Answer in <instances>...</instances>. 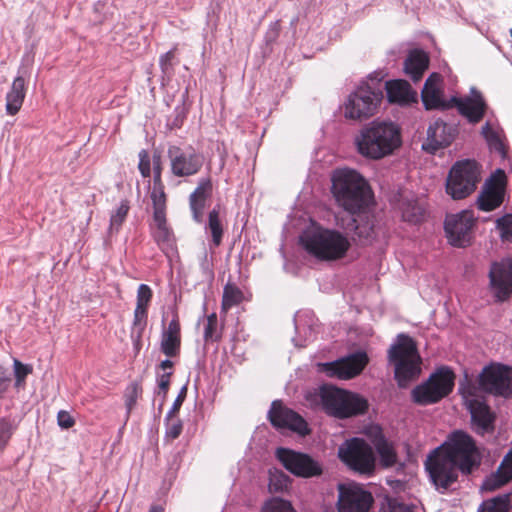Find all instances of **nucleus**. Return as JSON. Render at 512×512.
<instances>
[{"instance_id": "nucleus-10", "label": "nucleus", "mask_w": 512, "mask_h": 512, "mask_svg": "<svg viewBox=\"0 0 512 512\" xmlns=\"http://www.w3.org/2000/svg\"><path fill=\"white\" fill-rule=\"evenodd\" d=\"M340 460L354 472L371 475L375 470V455L372 447L361 438L347 440L338 451Z\"/></svg>"}, {"instance_id": "nucleus-12", "label": "nucleus", "mask_w": 512, "mask_h": 512, "mask_svg": "<svg viewBox=\"0 0 512 512\" xmlns=\"http://www.w3.org/2000/svg\"><path fill=\"white\" fill-rule=\"evenodd\" d=\"M478 383L486 393L509 398L512 396V367L500 363L485 366L479 374Z\"/></svg>"}, {"instance_id": "nucleus-28", "label": "nucleus", "mask_w": 512, "mask_h": 512, "mask_svg": "<svg viewBox=\"0 0 512 512\" xmlns=\"http://www.w3.org/2000/svg\"><path fill=\"white\" fill-rule=\"evenodd\" d=\"M469 410L473 423L479 428L486 431L492 427L494 415L486 403L478 399H473L469 402Z\"/></svg>"}, {"instance_id": "nucleus-5", "label": "nucleus", "mask_w": 512, "mask_h": 512, "mask_svg": "<svg viewBox=\"0 0 512 512\" xmlns=\"http://www.w3.org/2000/svg\"><path fill=\"white\" fill-rule=\"evenodd\" d=\"M304 249L321 261H336L344 258L351 247L347 236L335 229L317 227L300 237Z\"/></svg>"}, {"instance_id": "nucleus-37", "label": "nucleus", "mask_w": 512, "mask_h": 512, "mask_svg": "<svg viewBox=\"0 0 512 512\" xmlns=\"http://www.w3.org/2000/svg\"><path fill=\"white\" fill-rule=\"evenodd\" d=\"M208 228L211 232L214 246H219L222 241L223 228L219 219V212L215 208L209 212Z\"/></svg>"}, {"instance_id": "nucleus-13", "label": "nucleus", "mask_w": 512, "mask_h": 512, "mask_svg": "<svg viewBox=\"0 0 512 512\" xmlns=\"http://www.w3.org/2000/svg\"><path fill=\"white\" fill-rule=\"evenodd\" d=\"M475 223L476 218L472 210L447 215L444 230L448 243L457 248L471 245Z\"/></svg>"}, {"instance_id": "nucleus-52", "label": "nucleus", "mask_w": 512, "mask_h": 512, "mask_svg": "<svg viewBox=\"0 0 512 512\" xmlns=\"http://www.w3.org/2000/svg\"><path fill=\"white\" fill-rule=\"evenodd\" d=\"M175 58V50H170L165 54L161 55L159 59V64L163 74L170 75L173 70V60Z\"/></svg>"}, {"instance_id": "nucleus-31", "label": "nucleus", "mask_w": 512, "mask_h": 512, "mask_svg": "<svg viewBox=\"0 0 512 512\" xmlns=\"http://www.w3.org/2000/svg\"><path fill=\"white\" fill-rule=\"evenodd\" d=\"M243 299L242 291L233 283L228 282L223 289L222 312L226 313L230 308L238 305Z\"/></svg>"}, {"instance_id": "nucleus-22", "label": "nucleus", "mask_w": 512, "mask_h": 512, "mask_svg": "<svg viewBox=\"0 0 512 512\" xmlns=\"http://www.w3.org/2000/svg\"><path fill=\"white\" fill-rule=\"evenodd\" d=\"M181 347V327L178 315L175 314L168 327L163 330L160 342L161 352L167 357H177Z\"/></svg>"}, {"instance_id": "nucleus-43", "label": "nucleus", "mask_w": 512, "mask_h": 512, "mask_svg": "<svg viewBox=\"0 0 512 512\" xmlns=\"http://www.w3.org/2000/svg\"><path fill=\"white\" fill-rule=\"evenodd\" d=\"M172 171L177 176H189L197 173L200 169V162H171Z\"/></svg>"}, {"instance_id": "nucleus-53", "label": "nucleus", "mask_w": 512, "mask_h": 512, "mask_svg": "<svg viewBox=\"0 0 512 512\" xmlns=\"http://www.w3.org/2000/svg\"><path fill=\"white\" fill-rule=\"evenodd\" d=\"M153 208L166 209V195L164 187L153 188L151 192Z\"/></svg>"}, {"instance_id": "nucleus-21", "label": "nucleus", "mask_w": 512, "mask_h": 512, "mask_svg": "<svg viewBox=\"0 0 512 512\" xmlns=\"http://www.w3.org/2000/svg\"><path fill=\"white\" fill-rule=\"evenodd\" d=\"M481 135L485 139L491 153H494L501 160H506L510 157L507 138L498 123L486 121L481 128Z\"/></svg>"}, {"instance_id": "nucleus-39", "label": "nucleus", "mask_w": 512, "mask_h": 512, "mask_svg": "<svg viewBox=\"0 0 512 512\" xmlns=\"http://www.w3.org/2000/svg\"><path fill=\"white\" fill-rule=\"evenodd\" d=\"M203 338L206 343L217 342L221 339V331L218 328V318L216 313H212L207 316V323L204 328Z\"/></svg>"}, {"instance_id": "nucleus-4", "label": "nucleus", "mask_w": 512, "mask_h": 512, "mask_svg": "<svg viewBox=\"0 0 512 512\" xmlns=\"http://www.w3.org/2000/svg\"><path fill=\"white\" fill-rule=\"evenodd\" d=\"M401 146L399 128L393 123L373 122L361 131L357 139L359 153L371 160H380L391 155Z\"/></svg>"}, {"instance_id": "nucleus-56", "label": "nucleus", "mask_w": 512, "mask_h": 512, "mask_svg": "<svg viewBox=\"0 0 512 512\" xmlns=\"http://www.w3.org/2000/svg\"><path fill=\"white\" fill-rule=\"evenodd\" d=\"M57 423L61 428L69 429L75 424V420L69 412L61 410L57 414Z\"/></svg>"}, {"instance_id": "nucleus-48", "label": "nucleus", "mask_w": 512, "mask_h": 512, "mask_svg": "<svg viewBox=\"0 0 512 512\" xmlns=\"http://www.w3.org/2000/svg\"><path fill=\"white\" fill-rule=\"evenodd\" d=\"M507 483L504 478L502 479L501 476L495 472L486 477L482 484V489L487 492H493Z\"/></svg>"}, {"instance_id": "nucleus-27", "label": "nucleus", "mask_w": 512, "mask_h": 512, "mask_svg": "<svg viewBox=\"0 0 512 512\" xmlns=\"http://www.w3.org/2000/svg\"><path fill=\"white\" fill-rule=\"evenodd\" d=\"M26 95V85L23 76H17L6 95V112L13 116L22 107Z\"/></svg>"}, {"instance_id": "nucleus-42", "label": "nucleus", "mask_w": 512, "mask_h": 512, "mask_svg": "<svg viewBox=\"0 0 512 512\" xmlns=\"http://www.w3.org/2000/svg\"><path fill=\"white\" fill-rule=\"evenodd\" d=\"M261 512H296L292 504L281 498H272L262 507Z\"/></svg>"}, {"instance_id": "nucleus-55", "label": "nucleus", "mask_w": 512, "mask_h": 512, "mask_svg": "<svg viewBox=\"0 0 512 512\" xmlns=\"http://www.w3.org/2000/svg\"><path fill=\"white\" fill-rule=\"evenodd\" d=\"M173 372H166V373H163L162 375H160L157 379V383H158V393H162L163 394V398L166 397L168 391H169V387H170V378L172 376Z\"/></svg>"}, {"instance_id": "nucleus-24", "label": "nucleus", "mask_w": 512, "mask_h": 512, "mask_svg": "<svg viewBox=\"0 0 512 512\" xmlns=\"http://www.w3.org/2000/svg\"><path fill=\"white\" fill-rule=\"evenodd\" d=\"M455 136V130L444 122H435L428 129V143L423 144V149L435 151L450 145Z\"/></svg>"}, {"instance_id": "nucleus-64", "label": "nucleus", "mask_w": 512, "mask_h": 512, "mask_svg": "<svg viewBox=\"0 0 512 512\" xmlns=\"http://www.w3.org/2000/svg\"><path fill=\"white\" fill-rule=\"evenodd\" d=\"M279 35V25L277 23L269 31V39L274 40Z\"/></svg>"}, {"instance_id": "nucleus-54", "label": "nucleus", "mask_w": 512, "mask_h": 512, "mask_svg": "<svg viewBox=\"0 0 512 512\" xmlns=\"http://www.w3.org/2000/svg\"><path fill=\"white\" fill-rule=\"evenodd\" d=\"M11 375L7 368L0 365V398L4 396L11 384Z\"/></svg>"}, {"instance_id": "nucleus-6", "label": "nucleus", "mask_w": 512, "mask_h": 512, "mask_svg": "<svg viewBox=\"0 0 512 512\" xmlns=\"http://www.w3.org/2000/svg\"><path fill=\"white\" fill-rule=\"evenodd\" d=\"M388 360L394 365L395 379L400 387L416 379L421 373V357L415 341L400 334L397 342L388 350Z\"/></svg>"}, {"instance_id": "nucleus-47", "label": "nucleus", "mask_w": 512, "mask_h": 512, "mask_svg": "<svg viewBox=\"0 0 512 512\" xmlns=\"http://www.w3.org/2000/svg\"><path fill=\"white\" fill-rule=\"evenodd\" d=\"M496 473L501 476V478L505 479V481L509 482L512 480V452L507 453L499 467L496 470Z\"/></svg>"}, {"instance_id": "nucleus-38", "label": "nucleus", "mask_w": 512, "mask_h": 512, "mask_svg": "<svg viewBox=\"0 0 512 512\" xmlns=\"http://www.w3.org/2000/svg\"><path fill=\"white\" fill-rule=\"evenodd\" d=\"M14 376H15V388L23 389L26 385V378L32 374L33 367L30 364H24L18 359L13 361Z\"/></svg>"}, {"instance_id": "nucleus-26", "label": "nucleus", "mask_w": 512, "mask_h": 512, "mask_svg": "<svg viewBox=\"0 0 512 512\" xmlns=\"http://www.w3.org/2000/svg\"><path fill=\"white\" fill-rule=\"evenodd\" d=\"M212 191V184L209 180H203L193 191L189 198L190 209L193 219L201 223L207 198Z\"/></svg>"}, {"instance_id": "nucleus-7", "label": "nucleus", "mask_w": 512, "mask_h": 512, "mask_svg": "<svg viewBox=\"0 0 512 512\" xmlns=\"http://www.w3.org/2000/svg\"><path fill=\"white\" fill-rule=\"evenodd\" d=\"M481 181L478 162H455L446 180V192L454 200H462L471 195Z\"/></svg>"}, {"instance_id": "nucleus-44", "label": "nucleus", "mask_w": 512, "mask_h": 512, "mask_svg": "<svg viewBox=\"0 0 512 512\" xmlns=\"http://www.w3.org/2000/svg\"><path fill=\"white\" fill-rule=\"evenodd\" d=\"M496 228L504 240L512 239V214H505L496 220Z\"/></svg>"}, {"instance_id": "nucleus-41", "label": "nucleus", "mask_w": 512, "mask_h": 512, "mask_svg": "<svg viewBox=\"0 0 512 512\" xmlns=\"http://www.w3.org/2000/svg\"><path fill=\"white\" fill-rule=\"evenodd\" d=\"M187 117V109L182 105H177L174 108L173 115L168 117L166 122V128L169 131H173L176 129H180L183 126V123Z\"/></svg>"}, {"instance_id": "nucleus-8", "label": "nucleus", "mask_w": 512, "mask_h": 512, "mask_svg": "<svg viewBox=\"0 0 512 512\" xmlns=\"http://www.w3.org/2000/svg\"><path fill=\"white\" fill-rule=\"evenodd\" d=\"M454 381V372L448 367H441L412 390L413 401L420 405L437 403L452 392Z\"/></svg>"}, {"instance_id": "nucleus-59", "label": "nucleus", "mask_w": 512, "mask_h": 512, "mask_svg": "<svg viewBox=\"0 0 512 512\" xmlns=\"http://www.w3.org/2000/svg\"><path fill=\"white\" fill-rule=\"evenodd\" d=\"M390 512H413L412 508L406 504L391 502L389 504Z\"/></svg>"}, {"instance_id": "nucleus-11", "label": "nucleus", "mask_w": 512, "mask_h": 512, "mask_svg": "<svg viewBox=\"0 0 512 512\" xmlns=\"http://www.w3.org/2000/svg\"><path fill=\"white\" fill-rule=\"evenodd\" d=\"M275 457L287 471L296 477L308 479L318 477L323 473L322 464L307 453L278 447Z\"/></svg>"}, {"instance_id": "nucleus-19", "label": "nucleus", "mask_w": 512, "mask_h": 512, "mask_svg": "<svg viewBox=\"0 0 512 512\" xmlns=\"http://www.w3.org/2000/svg\"><path fill=\"white\" fill-rule=\"evenodd\" d=\"M489 278L497 300H507L512 293V264L509 261L494 262Z\"/></svg>"}, {"instance_id": "nucleus-33", "label": "nucleus", "mask_w": 512, "mask_h": 512, "mask_svg": "<svg viewBox=\"0 0 512 512\" xmlns=\"http://www.w3.org/2000/svg\"><path fill=\"white\" fill-rule=\"evenodd\" d=\"M375 448L380 456L381 464L385 467L393 466L397 461V455L393 446L384 438L377 439Z\"/></svg>"}, {"instance_id": "nucleus-18", "label": "nucleus", "mask_w": 512, "mask_h": 512, "mask_svg": "<svg viewBox=\"0 0 512 512\" xmlns=\"http://www.w3.org/2000/svg\"><path fill=\"white\" fill-rule=\"evenodd\" d=\"M451 108H457L459 114L470 124L479 123L485 116L488 105L481 92L472 90L471 96L450 98Z\"/></svg>"}, {"instance_id": "nucleus-34", "label": "nucleus", "mask_w": 512, "mask_h": 512, "mask_svg": "<svg viewBox=\"0 0 512 512\" xmlns=\"http://www.w3.org/2000/svg\"><path fill=\"white\" fill-rule=\"evenodd\" d=\"M153 238L165 254H168L173 249L174 237L168 225L157 226L153 232Z\"/></svg>"}, {"instance_id": "nucleus-20", "label": "nucleus", "mask_w": 512, "mask_h": 512, "mask_svg": "<svg viewBox=\"0 0 512 512\" xmlns=\"http://www.w3.org/2000/svg\"><path fill=\"white\" fill-rule=\"evenodd\" d=\"M442 76L439 73H432L425 81L421 92L422 102L426 110L451 108L450 99H442L443 91L441 89Z\"/></svg>"}, {"instance_id": "nucleus-46", "label": "nucleus", "mask_w": 512, "mask_h": 512, "mask_svg": "<svg viewBox=\"0 0 512 512\" xmlns=\"http://www.w3.org/2000/svg\"><path fill=\"white\" fill-rule=\"evenodd\" d=\"M165 421H166V431H165L166 438H169L171 440L177 439L182 433V429H183L182 421L179 418H175V416H173L170 420L165 419Z\"/></svg>"}, {"instance_id": "nucleus-57", "label": "nucleus", "mask_w": 512, "mask_h": 512, "mask_svg": "<svg viewBox=\"0 0 512 512\" xmlns=\"http://www.w3.org/2000/svg\"><path fill=\"white\" fill-rule=\"evenodd\" d=\"M153 219L156 227L167 225L166 209L153 208Z\"/></svg>"}, {"instance_id": "nucleus-45", "label": "nucleus", "mask_w": 512, "mask_h": 512, "mask_svg": "<svg viewBox=\"0 0 512 512\" xmlns=\"http://www.w3.org/2000/svg\"><path fill=\"white\" fill-rule=\"evenodd\" d=\"M153 292L147 284H140L137 290L136 307L148 310Z\"/></svg>"}, {"instance_id": "nucleus-36", "label": "nucleus", "mask_w": 512, "mask_h": 512, "mask_svg": "<svg viewBox=\"0 0 512 512\" xmlns=\"http://www.w3.org/2000/svg\"><path fill=\"white\" fill-rule=\"evenodd\" d=\"M16 429L17 424L13 419L0 417V453L4 451Z\"/></svg>"}, {"instance_id": "nucleus-23", "label": "nucleus", "mask_w": 512, "mask_h": 512, "mask_svg": "<svg viewBox=\"0 0 512 512\" xmlns=\"http://www.w3.org/2000/svg\"><path fill=\"white\" fill-rule=\"evenodd\" d=\"M429 64L430 58L427 52L422 49H413L405 59L404 71L412 81L418 82L429 68Z\"/></svg>"}, {"instance_id": "nucleus-61", "label": "nucleus", "mask_w": 512, "mask_h": 512, "mask_svg": "<svg viewBox=\"0 0 512 512\" xmlns=\"http://www.w3.org/2000/svg\"><path fill=\"white\" fill-rule=\"evenodd\" d=\"M168 156L170 160H186L177 147H170L168 150Z\"/></svg>"}, {"instance_id": "nucleus-50", "label": "nucleus", "mask_w": 512, "mask_h": 512, "mask_svg": "<svg viewBox=\"0 0 512 512\" xmlns=\"http://www.w3.org/2000/svg\"><path fill=\"white\" fill-rule=\"evenodd\" d=\"M148 310L136 307L134 310L133 326L138 329V336L143 333L147 324Z\"/></svg>"}, {"instance_id": "nucleus-58", "label": "nucleus", "mask_w": 512, "mask_h": 512, "mask_svg": "<svg viewBox=\"0 0 512 512\" xmlns=\"http://www.w3.org/2000/svg\"><path fill=\"white\" fill-rule=\"evenodd\" d=\"M154 186L153 188L164 187L161 181V162H154Z\"/></svg>"}, {"instance_id": "nucleus-17", "label": "nucleus", "mask_w": 512, "mask_h": 512, "mask_svg": "<svg viewBox=\"0 0 512 512\" xmlns=\"http://www.w3.org/2000/svg\"><path fill=\"white\" fill-rule=\"evenodd\" d=\"M269 420L277 428H287L301 436L309 435L311 430L306 420L297 412L274 401L269 411Z\"/></svg>"}, {"instance_id": "nucleus-9", "label": "nucleus", "mask_w": 512, "mask_h": 512, "mask_svg": "<svg viewBox=\"0 0 512 512\" xmlns=\"http://www.w3.org/2000/svg\"><path fill=\"white\" fill-rule=\"evenodd\" d=\"M382 99L381 89L363 84L349 95L345 103L344 116L351 120L368 119L377 112Z\"/></svg>"}, {"instance_id": "nucleus-1", "label": "nucleus", "mask_w": 512, "mask_h": 512, "mask_svg": "<svg viewBox=\"0 0 512 512\" xmlns=\"http://www.w3.org/2000/svg\"><path fill=\"white\" fill-rule=\"evenodd\" d=\"M481 464L475 440L466 432L450 433L444 443L428 457L426 468L435 485L448 488L458 479V471L468 475Z\"/></svg>"}, {"instance_id": "nucleus-25", "label": "nucleus", "mask_w": 512, "mask_h": 512, "mask_svg": "<svg viewBox=\"0 0 512 512\" xmlns=\"http://www.w3.org/2000/svg\"><path fill=\"white\" fill-rule=\"evenodd\" d=\"M387 98L391 103L409 104L416 100L411 85L402 79L386 82Z\"/></svg>"}, {"instance_id": "nucleus-35", "label": "nucleus", "mask_w": 512, "mask_h": 512, "mask_svg": "<svg viewBox=\"0 0 512 512\" xmlns=\"http://www.w3.org/2000/svg\"><path fill=\"white\" fill-rule=\"evenodd\" d=\"M129 210V201L122 200L119 207L114 212H112L110 217V225L108 228V233L110 235L118 233L120 227L122 226L123 222L125 221L128 215Z\"/></svg>"}, {"instance_id": "nucleus-40", "label": "nucleus", "mask_w": 512, "mask_h": 512, "mask_svg": "<svg viewBox=\"0 0 512 512\" xmlns=\"http://www.w3.org/2000/svg\"><path fill=\"white\" fill-rule=\"evenodd\" d=\"M142 393V387L138 382H132L125 390V406H126V419L129 418L131 411L137 403L138 397Z\"/></svg>"}, {"instance_id": "nucleus-3", "label": "nucleus", "mask_w": 512, "mask_h": 512, "mask_svg": "<svg viewBox=\"0 0 512 512\" xmlns=\"http://www.w3.org/2000/svg\"><path fill=\"white\" fill-rule=\"evenodd\" d=\"M331 192L339 207L358 212L374 206V193L368 181L355 170L342 169L333 174Z\"/></svg>"}, {"instance_id": "nucleus-15", "label": "nucleus", "mask_w": 512, "mask_h": 512, "mask_svg": "<svg viewBox=\"0 0 512 512\" xmlns=\"http://www.w3.org/2000/svg\"><path fill=\"white\" fill-rule=\"evenodd\" d=\"M347 219L338 218V225L353 232L361 243H371L377 237V219L372 207L363 211L350 212Z\"/></svg>"}, {"instance_id": "nucleus-62", "label": "nucleus", "mask_w": 512, "mask_h": 512, "mask_svg": "<svg viewBox=\"0 0 512 512\" xmlns=\"http://www.w3.org/2000/svg\"><path fill=\"white\" fill-rule=\"evenodd\" d=\"M138 168L143 177L150 176L151 172V162H139Z\"/></svg>"}, {"instance_id": "nucleus-49", "label": "nucleus", "mask_w": 512, "mask_h": 512, "mask_svg": "<svg viewBox=\"0 0 512 512\" xmlns=\"http://www.w3.org/2000/svg\"><path fill=\"white\" fill-rule=\"evenodd\" d=\"M506 186V175L503 170H496L488 180L486 187L487 188H495L500 192L504 193V189Z\"/></svg>"}, {"instance_id": "nucleus-2", "label": "nucleus", "mask_w": 512, "mask_h": 512, "mask_svg": "<svg viewBox=\"0 0 512 512\" xmlns=\"http://www.w3.org/2000/svg\"><path fill=\"white\" fill-rule=\"evenodd\" d=\"M305 400L310 408H320L327 415L338 419L362 415L369 406L364 397L331 385H322L307 391Z\"/></svg>"}, {"instance_id": "nucleus-29", "label": "nucleus", "mask_w": 512, "mask_h": 512, "mask_svg": "<svg viewBox=\"0 0 512 512\" xmlns=\"http://www.w3.org/2000/svg\"><path fill=\"white\" fill-rule=\"evenodd\" d=\"M504 200V193L495 188H485L478 197L477 204L481 211L489 212L498 208Z\"/></svg>"}, {"instance_id": "nucleus-32", "label": "nucleus", "mask_w": 512, "mask_h": 512, "mask_svg": "<svg viewBox=\"0 0 512 512\" xmlns=\"http://www.w3.org/2000/svg\"><path fill=\"white\" fill-rule=\"evenodd\" d=\"M510 494H502L482 503L478 512H510Z\"/></svg>"}, {"instance_id": "nucleus-14", "label": "nucleus", "mask_w": 512, "mask_h": 512, "mask_svg": "<svg viewBox=\"0 0 512 512\" xmlns=\"http://www.w3.org/2000/svg\"><path fill=\"white\" fill-rule=\"evenodd\" d=\"M374 504L372 493L357 483L338 485V512H369Z\"/></svg>"}, {"instance_id": "nucleus-63", "label": "nucleus", "mask_w": 512, "mask_h": 512, "mask_svg": "<svg viewBox=\"0 0 512 512\" xmlns=\"http://www.w3.org/2000/svg\"><path fill=\"white\" fill-rule=\"evenodd\" d=\"M201 267H202L203 272L205 273V275H207L209 278H213L214 277L213 270L210 267V264H209V262L207 260V255L206 254L204 256V260L201 263Z\"/></svg>"}, {"instance_id": "nucleus-30", "label": "nucleus", "mask_w": 512, "mask_h": 512, "mask_svg": "<svg viewBox=\"0 0 512 512\" xmlns=\"http://www.w3.org/2000/svg\"><path fill=\"white\" fill-rule=\"evenodd\" d=\"M291 478L279 469L269 471V491L271 493H285L291 487Z\"/></svg>"}, {"instance_id": "nucleus-51", "label": "nucleus", "mask_w": 512, "mask_h": 512, "mask_svg": "<svg viewBox=\"0 0 512 512\" xmlns=\"http://www.w3.org/2000/svg\"><path fill=\"white\" fill-rule=\"evenodd\" d=\"M186 396H187V385H184L180 389L176 399L174 400V403H173L171 409L168 411V413L166 415V420H170L173 416H175L179 412Z\"/></svg>"}, {"instance_id": "nucleus-16", "label": "nucleus", "mask_w": 512, "mask_h": 512, "mask_svg": "<svg viewBox=\"0 0 512 512\" xmlns=\"http://www.w3.org/2000/svg\"><path fill=\"white\" fill-rule=\"evenodd\" d=\"M365 352H356L333 362L322 364V371L329 377L346 380L359 375L368 364Z\"/></svg>"}, {"instance_id": "nucleus-60", "label": "nucleus", "mask_w": 512, "mask_h": 512, "mask_svg": "<svg viewBox=\"0 0 512 512\" xmlns=\"http://www.w3.org/2000/svg\"><path fill=\"white\" fill-rule=\"evenodd\" d=\"M415 212H413L411 215L408 214L407 211L403 212V217L405 220L411 221V222H417L419 221L420 216L422 215L420 208H413Z\"/></svg>"}]
</instances>
